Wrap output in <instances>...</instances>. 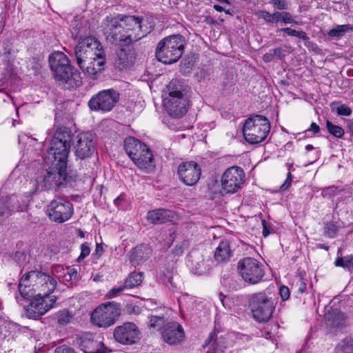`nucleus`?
<instances>
[{"mask_svg":"<svg viewBox=\"0 0 353 353\" xmlns=\"http://www.w3.org/2000/svg\"><path fill=\"white\" fill-rule=\"evenodd\" d=\"M26 299L30 301L28 305H24L26 316L29 319H37L54 307L57 297L53 295L49 297V300L41 297H30Z\"/></svg>","mask_w":353,"mask_h":353,"instance_id":"obj_16","label":"nucleus"},{"mask_svg":"<svg viewBox=\"0 0 353 353\" xmlns=\"http://www.w3.org/2000/svg\"><path fill=\"white\" fill-rule=\"evenodd\" d=\"M72 139V131L68 128L60 127L54 132L50 143L71 145Z\"/></svg>","mask_w":353,"mask_h":353,"instance_id":"obj_30","label":"nucleus"},{"mask_svg":"<svg viewBox=\"0 0 353 353\" xmlns=\"http://www.w3.org/2000/svg\"><path fill=\"white\" fill-rule=\"evenodd\" d=\"M210 345L212 353H225L228 348L227 341L223 336H219L217 333L212 332L205 341L203 347Z\"/></svg>","mask_w":353,"mask_h":353,"instance_id":"obj_26","label":"nucleus"},{"mask_svg":"<svg viewBox=\"0 0 353 353\" xmlns=\"http://www.w3.org/2000/svg\"><path fill=\"white\" fill-rule=\"evenodd\" d=\"M85 353H106V352L102 350H97L94 352H85Z\"/></svg>","mask_w":353,"mask_h":353,"instance_id":"obj_63","label":"nucleus"},{"mask_svg":"<svg viewBox=\"0 0 353 353\" xmlns=\"http://www.w3.org/2000/svg\"><path fill=\"white\" fill-rule=\"evenodd\" d=\"M323 230L324 235L329 238H334L338 232L337 226L330 222L326 223L325 224Z\"/></svg>","mask_w":353,"mask_h":353,"instance_id":"obj_37","label":"nucleus"},{"mask_svg":"<svg viewBox=\"0 0 353 353\" xmlns=\"http://www.w3.org/2000/svg\"><path fill=\"white\" fill-rule=\"evenodd\" d=\"M143 19L135 16H107L102 22V30L112 43L129 46L146 36L142 30Z\"/></svg>","mask_w":353,"mask_h":353,"instance_id":"obj_1","label":"nucleus"},{"mask_svg":"<svg viewBox=\"0 0 353 353\" xmlns=\"http://www.w3.org/2000/svg\"><path fill=\"white\" fill-rule=\"evenodd\" d=\"M0 209L6 210V214H10L11 206L10 204V198L8 196L2 197L0 199Z\"/></svg>","mask_w":353,"mask_h":353,"instance_id":"obj_41","label":"nucleus"},{"mask_svg":"<svg viewBox=\"0 0 353 353\" xmlns=\"http://www.w3.org/2000/svg\"><path fill=\"white\" fill-rule=\"evenodd\" d=\"M167 88L168 95L163 99V105L171 117L181 118L188 112V101L184 90L176 80L171 81Z\"/></svg>","mask_w":353,"mask_h":353,"instance_id":"obj_6","label":"nucleus"},{"mask_svg":"<svg viewBox=\"0 0 353 353\" xmlns=\"http://www.w3.org/2000/svg\"><path fill=\"white\" fill-rule=\"evenodd\" d=\"M163 323V319L161 316H152L149 321V326L151 327H155L160 326Z\"/></svg>","mask_w":353,"mask_h":353,"instance_id":"obj_44","label":"nucleus"},{"mask_svg":"<svg viewBox=\"0 0 353 353\" xmlns=\"http://www.w3.org/2000/svg\"><path fill=\"white\" fill-rule=\"evenodd\" d=\"M273 52L272 54L274 56L278 57L280 59H282L284 57L283 51L281 48H276L272 50Z\"/></svg>","mask_w":353,"mask_h":353,"instance_id":"obj_52","label":"nucleus"},{"mask_svg":"<svg viewBox=\"0 0 353 353\" xmlns=\"http://www.w3.org/2000/svg\"><path fill=\"white\" fill-rule=\"evenodd\" d=\"M143 272H132L126 278L124 282V287H127L128 288H133L137 287L143 282Z\"/></svg>","mask_w":353,"mask_h":353,"instance_id":"obj_31","label":"nucleus"},{"mask_svg":"<svg viewBox=\"0 0 353 353\" xmlns=\"http://www.w3.org/2000/svg\"><path fill=\"white\" fill-rule=\"evenodd\" d=\"M279 294L283 301H286L290 297V290L287 286L282 285L279 289Z\"/></svg>","mask_w":353,"mask_h":353,"instance_id":"obj_47","label":"nucleus"},{"mask_svg":"<svg viewBox=\"0 0 353 353\" xmlns=\"http://www.w3.org/2000/svg\"><path fill=\"white\" fill-rule=\"evenodd\" d=\"M281 23L285 24L294 23L299 25L301 22H298L294 20L292 14L288 12H282Z\"/></svg>","mask_w":353,"mask_h":353,"instance_id":"obj_40","label":"nucleus"},{"mask_svg":"<svg viewBox=\"0 0 353 353\" xmlns=\"http://www.w3.org/2000/svg\"><path fill=\"white\" fill-rule=\"evenodd\" d=\"M74 52L77 65L87 76L95 79V76L104 70L105 52L95 37H86L80 39Z\"/></svg>","mask_w":353,"mask_h":353,"instance_id":"obj_2","label":"nucleus"},{"mask_svg":"<svg viewBox=\"0 0 353 353\" xmlns=\"http://www.w3.org/2000/svg\"><path fill=\"white\" fill-rule=\"evenodd\" d=\"M74 213L72 203L62 197L52 200L47 208V214L51 221L62 223L69 220Z\"/></svg>","mask_w":353,"mask_h":353,"instance_id":"obj_14","label":"nucleus"},{"mask_svg":"<svg viewBox=\"0 0 353 353\" xmlns=\"http://www.w3.org/2000/svg\"><path fill=\"white\" fill-rule=\"evenodd\" d=\"M274 54L271 52V51L268 53H266L263 55V59L265 62H270L273 59Z\"/></svg>","mask_w":353,"mask_h":353,"instance_id":"obj_56","label":"nucleus"},{"mask_svg":"<svg viewBox=\"0 0 353 353\" xmlns=\"http://www.w3.org/2000/svg\"><path fill=\"white\" fill-rule=\"evenodd\" d=\"M77 275V270L75 269H72L69 272V276L70 279H72L73 277H76Z\"/></svg>","mask_w":353,"mask_h":353,"instance_id":"obj_58","label":"nucleus"},{"mask_svg":"<svg viewBox=\"0 0 353 353\" xmlns=\"http://www.w3.org/2000/svg\"><path fill=\"white\" fill-rule=\"evenodd\" d=\"M174 217V212L167 209H157L147 213V220L152 224H162L171 221Z\"/></svg>","mask_w":353,"mask_h":353,"instance_id":"obj_27","label":"nucleus"},{"mask_svg":"<svg viewBox=\"0 0 353 353\" xmlns=\"http://www.w3.org/2000/svg\"><path fill=\"white\" fill-rule=\"evenodd\" d=\"M232 255L230 243L227 239L221 241L214 252V259L217 263L228 262Z\"/></svg>","mask_w":353,"mask_h":353,"instance_id":"obj_28","label":"nucleus"},{"mask_svg":"<svg viewBox=\"0 0 353 353\" xmlns=\"http://www.w3.org/2000/svg\"><path fill=\"white\" fill-rule=\"evenodd\" d=\"M280 31L286 33L289 36L298 37L303 41L309 40V37L303 30H296L291 28H282L280 29Z\"/></svg>","mask_w":353,"mask_h":353,"instance_id":"obj_34","label":"nucleus"},{"mask_svg":"<svg viewBox=\"0 0 353 353\" xmlns=\"http://www.w3.org/2000/svg\"><path fill=\"white\" fill-rule=\"evenodd\" d=\"M270 130L268 119L260 114H256L245 120L243 134L245 141L250 144H257L263 141Z\"/></svg>","mask_w":353,"mask_h":353,"instance_id":"obj_10","label":"nucleus"},{"mask_svg":"<svg viewBox=\"0 0 353 353\" xmlns=\"http://www.w3.org/2000/svg\"><path fill=\"white\" fill-rule=\"evenodd\" d=\"M48 60L54 79L60 84L69 83L72 87L81 84L79 72L71 66L64 53L55 52L50 55Z\"/></svg>","mask_w":353,"mask_h":353,"instance_id":"obj_4","label":"nucleus"},{"mask_svg":"<svg viewBox=\"0 0 353 353\" xmlns=\"http://www.w3.org/2000/svg\"><path fill=\"white\" fill-rule=\"evenodd\" d=\"M314 149V147L313 145H310V144H308L305 146V150L306 151L309 152V151H311Z\"/></svg>","mask_w":353,"mask_h":353,"instance_id":"obj_62","label":"nucleus"},{"mask_svg":"<svg viewBox=\"0 0 353 353\" xmlns=\"http://www.w3.org/2000/svg\"><path fill=\"white\" fill-rule=\"evenodd\" d=\"M186 263L192 272L202 275L209 272L212 261L210 258L205 259L201 251L193 250L188 255Z\"/></svg>","mask_w":353,"mask_h":353,"instance_id":"obj_20","label":"nucleus"},{"mask_svg":"<svg viewBox=\"0 0 353 353\" xmlns=\"http://www.w3.org/2000/svg\"><path fill=\"white\" fill-rule=\"evenodd\" d=\"M237 270L242 279L250 285L260 283L265 272L264 265L252 257L240 259L237 263Z\"/></svg>","mask_w":353,"mask_h":353,"instance_id":"obj_11","label":"nucleus"},{"mask_svg":"<svg viewBox=\"0 0 353 353\" xmlns=\"http://www.w3.org/2000/svg\"><path fill=\"white\" fill-rule=\"evenodd\" d=\"M317 248H320V249H323L325 250H328V249H329V247L325 245V244H318Z\"/></svg>","mask_w":353,"mask_h":353,"instance_id":"obj_61","label":"nucleus"},{"mask_svg":"<svg viewBox=\"0 0 353 353\" xmlns=\"http://www.w3.org/2000/svg\"><path fill=\"white\" fill-rule=\"evenodd\" d=\"M292 181V175L290 172H288L287 174V178L285 182L281 185L280 190L285 191L291 185Z\"/></svg>","mask_w":353,"mask_h":353,"instance_id":"obj_48","label":"nucleus"},{"mask_svg":"<svg viewBox=\"0 0 353 353\" xmlns=\"http://www.w3.org/2000/svg\"><path fill=\"white\" fill-rule=\"evenodd\" d=\"M327 129L332 135L336 138H341L344 134V130L339 125H334L331 121H326Z\"/></svg>","mask_w":353,"mask_h":353,"instance_id":"obj_35","label":"nucleus"},{"mask_svg":"<svg viewBox=\"0 0 353 353\" xmlns=\"http://www.w3.org/2000/svg\"><path fill=\"white\" fill-rule=\"evenodd\" d=\"M43 170L37 178V184L42 190H52L62 188L72 181L67 172V168H61L57 165H44Z\"/></svg>","mask_w":353,"mask_h":353,"instance_id":"obj_7","label":"nucleus"},{"mask_svg":"<svg viewBox=\"0 0 353 353\" xmlns=\"http://www.w3.org/2000/svg\"><path fill=\"white\" fill-rule=\"evenodd\" d=\"M164 341L171 345L181 343L184 338L182 326L176 322H170L165 325L162 331Z\"/></svg>","mask_w":353,"mask_h":353,"instance_id":"obj_23","label":"nucleus"},{"mask_svg":"<svg viewBox=\"0 0 353 353\" xmlns=\"http://www.w3.org/2000/svg\"><path fill=\"white\" fill-rule=\"evenodd\" d=\"M152 254V249L148 244H141L134 248L130 254V262L136 266L147 261Z\"/></svg>","mask_w":353,"mask_h":353,"instance_id":"obj_25","label":"nucleus"},{"mask_svg":"<svg viewBox=\"0 0 353 353\" xmlns=\"http://www.w3.org/2000/svg\"><path fill=\"white\" fill-rule=\"evenodd\" d=\"M119 100V94L113 89L104 90L94 95L88 101L92 110L109 112Z\"/></svg>","mask_w":353,"mask_h":353,"instance_id":"obj_15","label":"nucleus"},{"mask_svg":"<svg viewBox=\"0 0 353 353\" xmlns=\"http://www.w3.org/2000/svg\"><path fill=\"white\" fill-rule=\"evenodd\" d=\"M125 288H128L124 287V284L123 285H120L119 287L113 288L108 292L107 296L108 298H112V297L117 296V295L120 294L121 292H123V290Z\"/></svg>","mask_w":353,"mask_h":353,"instance_id":"obj_45","label":"nucleus"},{"mask_svg":"<svg viewBox=\"0 0 353 353\" xmlns=\"http://www.w3.org/2000/svg\"><path fill=\"white\" fill-rule=\"evenodd\" d=\"M121 314V305L117 302H107L98 306L91 314V321L99 327L113 325Z\"/></svg>","mask_w":353,"mask_h":353,"instance_id":"obj_12","label":"nucleus"},{"mask_svg":"<svg viewBox=\"0 0 353 353\" xmlns=\"http://www.w3.org/2000/svg\"><path fill=\"white\" fill-rule=\"evenodd\" d=\"M336 112L340 116H350L352 114V109L346 105L342 104L336 108Z\"/></svg>","mask_w":353,"mask_h":353,"instance_id":"obj_39","label":"nucleus"},{"mask_svg":"<svg viewBox=\"0 0 353 353\" xmlns=\"http://www.w3.org/2000/svg\"><path fill=\"white\" fill-rule=\"evenodd\" d=\"M57 282L52 276L42 272L32 271L23 276L19 281L18 289L20 296H16L21 305L23 299L41 297L49 300L55 290Z\"/></svg>","mask_w":353,"mask_h":353,"instance_id":"obj_3","label":"nucleus"},{"mask_svg":"<svg viewBox=\"0 0 353 353\" xmlns=\"http://www.w3.org/2000/svg\"><path fill=\"white\" fill-rule=\"evenodd\" d=\"M70 146L50 143L43 159V165H57L61 168H67Z\"/></svg>","mask_w":353,"mask_h":353,"instance_id":"obj_18","label":"nucleus"},{"mask_svg":"<svg viewBox=\"0 0 353 353\" xmlns=\"http://www.w3.org/2000/svg\"><path fill=\"white\" fill-rule=\"evenodd\" d=\"M72 318V315L68 310H62L58 313L57 321L59 325H66Z\"/></svg>","mask_w":353,"mask_h":353,"instance_id":"obj_38","label":"nucleus"},{"mask_svg":"<svg viewBox=\"0 0 353 353\" xmlns=\"http://www.w3.org/2000/svg\"><path fill=\"white\" fill-rule=\"evenodd\" d=\"M282 12L276 11L273 12V23L281 22Z\"/></svg>","mask_w":353,"mask_h":353,"instance_id":"obj_54","label":"nucleus"},{"mask_svg":"<svg viewBox=\"0 0 353 353\" xmlns=\"http://www.w3.org/2000/svg\"><path fill=\"white\" fill-rule=\"evenodd\" d=\"M260 17L263 19L267 23H273V13L263 10L260 13Z\"/></svg>","mask_w":353,"mask_h":353,"instance_id":"obj_49","label":"nucleus"},{"mask_svg":"<svg viewBox=\"0 0 353 353\" xmlns=\"http://www.w3.org/2000/svg\"><path fill=\"white\" fill-rule=\"evenodd\" d=\"M5 17L6 14L3 12V9L1 6H0V29H1L4 26Z\"/></svg>","mask_w":353,"mask_h":353,"instance_id":"obj_55","label":"nucleus"},{"mask_svg":"<svg viewBox=\"0 0 353 353\" xmlns=\"http://www.w3.org/2000/svg\"><path fill=\"white\" fill-rule=\"evenodd\" d=\"M136 56L133 50L121 48L117 52L114 61V67L120 71L132 67L135 61Z\"/></svg>","mask_w":353,"mask_h":353,"instance_id":"obj_24","label":"nucleus"},{"mask_svg":"<svg viewBox=\"0 0 353 353\" xmlns=\"http://www.w3.org/2000/svg\"><path fill=\"white\" fill-rule=\"evenodd\" d=\"M124 149L133 163L140 169L150 168L153 162V154L150 148L141 141L132 137L124 140Z\"/></svg>","mask_w":353,"mask_h":353,"instance_id":"obj_9","label":"nucleus"},{"mask_svg":"<svg viewBox=\"0 0 353 353\" xmlns=\"http://www.w3.org/2000/svg\"><path fill=\"white\" fill-rule=\"evenodd\" d=\"M248 305L252 317L258 322H266L272 316L276 301L265 292H260L248 296Z\"/></svg>","mask_w":353,"mask_h":353,"instance_id":"obj_8","label":"nucleus"},{"mask_svg":"<svg viewBox=\"0 0 353 353\" xmlns=\"http://www.w3.org/2000/svg\"><path fill=\"white\" fill-rule=\"evenodd\" d=\"M337 353H353V339L351 337L344 339L336 347Z\"/></svg>","mask_w":353,"mask_h":353,"instance_id":"obj_33","label":"nucleus"},{"mask_svg":"<svg viewBox=\"0 0 353 353\" xmlns=\"http://www.w3.org/2000/svg\"><path fill=\"white\" fill-rule=\"evenodd\" d=\"M73 30L72 31V34L74 37H77L79 36V32H80V30L78 29V28H75L74 26H73Z\"/></svg>","mask_w":353,"mask_h":353,"instance_id":"obj_59","label":"nucleus"},{"mask_svg":"<svg viewBox=\"0 0 353 353\" xmlns=\"http://www.w3.org/2000/svg\"><path fill=\"white\" fill-rule=\"evenodd\" d=\"M54 353H76L74 350L68 346L61 345L57 347L54 350Z\"/></svg>","mask_w":353,"mask_h":353,"instance_id":"obj_50","label":"nucleus"},{"mask_svg":"<svg viewBox=\"0 0 353 353\" xmlns=\"http://www.w3.org/2000/svg\"><path fill=\"white\" fill-rule=\"evenodd\" d=\"M353 28L350 24L337 25L334 28L330 29L327 34L335 39L342 37L347 32L352 30Z\"/></svg>","mask_w":353,"mask_h":353,"instance_id":"obj_32","label":"nucleus"},{"mask_svg":"<svg viewBox=\"0 0 353 353\" xmlns=\"http://www.w3.org/2000/svg\"><path fill=\"white\" fill-rule=\"evenodd\" d=\"M263 225V235L267 236L270 234V231L268 229V225L265 220H262Z\"/></svg>","mask_w":353,"mask_h":353,"instance_id":"obj_53","label":"nucleus"},{"mask_svg":"<svg viewBox=\"0 0 353 353\" xmlns=\"http://www.w3.org/2000/svg\"><path fill=\"white\" fill-rule=\"evenodd\" d=\"M245 181L243 170L239 166H231L222 174L221 192L224 194H234L242 189Z\"/></svg>","mask_w":353,"mask_h":353,"instance_id":"obj_13","label":"nucleus"},{"mask_svg":"<svg viewBox=\"0 0 353 353\" xmlns=\"http://www.w3.org/2000/svg\"><path fill=\"white\" fill-rule=\"evenodd\" d=\"M72 139V131L68 128L60 127L54 132L50 143L71 145Z\"/></svg>","mask_w":353,"mask_h":353,"instance_id":"obj_29","label":"nucleus"},{"mask_svg":"<svg viewBox=\"0 0 353 353\" xmlns=\"http://www.w3.org/2000/svg\"><path fill=\"white\" fill-rule=\"evenodd\" d=\"M351 136H353V123L349 125Z\"/></svg>","mask_w":353,"mask_h":353,"instance_id":"obj_64","label":"nucleus"},{"mask_svg":"<svg viewBox=\"0 0 353 353\" xmlns=\"http://www.w3.org/2000/svg\"><path fill=\"white\" fill-rule=\"evenodd\" d=\"M103 251V246L101 245V244L97 243L96 248H95L96 253L99 255H101L102 254Z\"/></svg>","mask_w":353,"mask_h":353,"instance_id":"obj_57","label":"nucleus"},{"mask_svg":"<svg viewBox=\"0 0 353 353\" xmlns=\"http://www.w3.org/2000/svg\"><path fill=\"white\" fill-rule=\"evenodd\" d=\"M75 156L80 159L90 157L94 151L93 135L89 132H81L77 135L74 143Z\"/></svg>","mask_w":353,"mask_h":353,"instance_id":"obj_19","label":"nucleus"},{"mask_svg":"<svg viewBox=\"0 0 353 353\" xmlns=\"http://www.w3.org/2000/svg\"><path fill=\"white\" fill-rule=\"evenodd\" d=\"M185 45V38L181 34H173L160 41L156 48L157 59L165 63L176 62L182 56Z\"/></svg>","mask_w":353,"mask_h":353,"instance_id":"obj_5","label":"nucleus"},{"mask_svg":"<svg viewBox=\"0 0 353 353\" xmlns=\"http://www.w3.org/2000/svg\"><path fill=\"white\" fill-rule=\"evenodd\" d=\"M184 251L183 245H176L172 250L171 254L167 256V259L170 261L167 267H165L167 273L163 272V279L162 280L163 284L168 288L170 290L174 291L176 290V284L173 281L172 272L176 268L178 256H181Z\"/></svg>","mask_w":353,"mask_h":353,"instance_id":"obj_22","label":"nucleus"},{"mask_svg":"<svg viewBox=\"0 0 353 353\" xmlns=\"http://www.w3.org/2000/svg\"><path fill=\"white\" fill-rule=\"evenodd\" d=\"M177 173L179 179L187 185H194L199 181L201 171L194 161H186L179 164Z\"/></svg>","mask_w":353,"mask_h":353,"instance_id":"obj_21","label":"nucleus"},{"mask_svg":"<svg viewBox=\"0 0 353 353\" xmlns=\"http://www.w3.org/2000/svg\"><path fill=\"white\" fill-rule=\"evenodd\" d=\"M140 330L135 323L125 322L114 328L113 336L117 342L122 345H130L140 340Z\"/></svg>","mask_w":353,"mask_h":353,"instance_id":"obj_17","label":"nucleus"},{"mask_svg":"<svg viewBox=\"0 0 353 353\" xmlns=\"http://www.w3.org/2000/svg\"><path fill=\"white\" fill-rule=\"evenodd\" d=\"M335 316L336 319L333 321V325L337 327H341L343 326L344 323L343 322L345 320V315L343 313L339 312H334Z\"/></svg>","mask_w":353,"mask_h":353,"instance_id":"obj_42","label":"nucleus"},{"mask_svg":"<svg viewBox=\"0 0 353 353\" xmlns=\"http://www.w3.org/2000/svg\"><path fill=\"white\" fill-rule=\"evenodd\" d=\"M336 266H340L343 268H349L353 266V256H346L341 258H338L335 261Z\"/></svg>","mask_w":353,"mask_h":353,"instance_id":"obj_36","label":"nucleus"},{"mask_svg":"<svg viewBox=\"0 0 353 353\" xmlns=\"http://www.w3.org/2000/svg\"><path fill=\"white\" fill-rule=\"evenodd\" d=\"M270 3L277 10H286L288 5L285 0H271Z\"/></svg>","mask_w":353,"mask_h":353,"instance_id":"obj_43","label":"nucleus"},{"mask_svg":"<svg viewBox=\"0 0 353 353\" xmlns=\"http://www.w3.org/2000/svg\"><path fill=\"white\" fill-rule=\"evenodd\" d=\"M90 252V247L88 243H84L81 245V254L79 260L83 259L89 255Z\"/></svg>","mask_w":353,"mask_h":353,"instance_id":"obj_46","label":"nucleus"},{"mask_svg":"<svg viewBox=\"0 0 353 353\" xmlns=\"http://www.w3.org/2000/svg\"><path fill=\"white\" fill-rule=\"evenodd\" d=\"M306 132H312L313 134H317L320 132V128L316 123L312 122Z\"/></svg>","mask_w":353,"mask_h":353,"instance_id":"obj_51","label":"nucleus"},{"mask_svg":"<svg viewBox=\"0 0 353 353\" xmlns=\"http://www.w3.org/2000/svg\"><path fill=\"white\" fill-rule=\"evenodd\" d=\"M214 8L218 12H223L224 10L223 8L219 5H214Z\"/></svg>","mask_w":353,"mask_h":353,"instance_id":"obj_60","label":"nucleus"}]
</instances>
